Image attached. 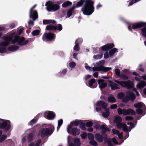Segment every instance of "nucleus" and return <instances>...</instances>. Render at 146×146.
<instances>
[{
    "label": "nucleus",
    "mask_w": 146,
    "mask_h": 146,
    "mask_svg": "<svg viewBox=\"0 0 146 146\" xmlns=\"http://www.w3.org/2000/svg\"><path fill=\"white\" fill-rule=\"evenodd\" d=\"M145 25V24L144 23H139L133 24L132 28L133 29H136L140 28Z\"/></svg>",
    "instance_id": "obj_18"
},
{
    "label": "nucleus",
    "mask_w": 146,
    "mask_h": 146,
    "mask_svg": "<svg viewBox=\"0 0 146 146\" xmlns=\"http://www.w3.org/2000/svg\"><path fill=\"white\" fill-rule=\"evenodd\" d=\"M10 121L9 120H4L0 119V128L8 130L10 128Z\"/></svg>",
    "instance_id": "obj_10"
},
{
    "label": "nucleus",
    "mask_w": 146,
    "mask_h": 146,
    "mask_svg": "<svg viewBox=\"0 0 146 146\" xmlns=\"http://www.w3.org/2000/svg\"><path fill=\"white\" fill-rule=\"evenodd\" d=\"M8 38L11 39L10 40H12L14 38V40L12 41V43H13L17 42L20 45H23L28 42L27 40H24V38H20L19 36H15V33L12 34L8 37Z\"/></svg>",
    "instance_id": "obj_3"
},
{
    "label": "nucleus",
    "mask_w": 146,
    "mask_h": 146,
    "mask_svg": "<svg viewBox=\"0 0 146 146\" xmlns=\"http://www.w3.org/2000/svg\"><path fill=\"white\" fill-rule=\"evenodd\" d=\"M45 5L47 6L46 9L48 11L52 10L54 11H57L60 8V7L58 4H54L51 1L47 2Z\"/></svg>",
    "instance_id": "obj_7"
},
{
    "label": "nucleus",
    "mask_w": 146,
    "mask_h": 146,
    "mask_svg": "<svg viewBox=\"0 0 146 146\" xmlns=\"http://www.w3.org/2000/svg\"><path fill=\"white\" fill-rule=\"evenodd\" d=\"M39 32V30H37L33 31L32 33L33 36H36L38 35Z\"/></svg>",
    "instance_id": "obj_41"
},
{
    "label": "nucleus",
    "mask_w": 146,
    "mask_h": 146,
    "mask_svg": "<svg viewBox=\"0 0 146 146\" xmlns=\"http://www.w3.org/2000/svg\"><path fill=\"white\" fill-rule=\"evenodd\" d=\"M141 78L144 80H146V74L141 76Z\"/></svg>",
    "instance_id": "obj_64"
},
{
    "label": "nucleus",
    "mask_w": 146,
    "mask_h": 146,
    "mask_svg": "<svg viewBox=\"0 0 146 146\" xmlns=\"http://www.w3.org/2000/svg\"><path fill=\"white\" fill-rule=\"evenodd\" d=\"M74 49L76 51H78L79 50V47L78 44V43H77L75 45L74 48Z\"/></svg>",
    "instance_id": "obj_44"
},
{
    "label": "nucleus",
    "mask_w": 146,
    "mask_h": 146,
    "mask_svg": "<svg viewBox=\"0 0 146 146\" xmlns=\"http://www.w3.org/2000/svg\"><path fill=\"white\" fill-rule=\"evenodd\" d=\"M103 80H98V82L101 88H103L106 87L107 84L106 83H104Z\"/></svg>",
    "instance_id": "obj_20"
},
{
    "label": "nucleus",
    "mask_w": 146,
    "mask_h": 146,
    "mask_svg": "<svg viewBox=\"0 0 146 146\" xmlns=\"http://www.w3.org/2000/svg\"><path fill=\"white\" fill-rule=\"evenodd\" d=\"M96 106L98 107L102 106L103 108H105L107 106L108 104L103 102L101 101L97 103Z\"/></svg>",
    "instance_id": "obj_21"
},
{
    "label": "nucleus",
    "mask_w": 146,
    "mask_h": 146,
    "mask_svg": "<svg viewBox=\"0 0 146 146\" xmlns=\"http://www.w3.org/2000/svg\"><path fill=\"white\" fill-rule=\"evenodd\" d=\"M36 6V5H35L30 9L29 16L30 18L32 17L34 20L37 19L38 17V14L36 11L33 10V9Z\"/></svg>",
    "instance_id": "obj_12"
},
{
    "label": "nucleus",
    "mask_w": 146,
    "mask_h": 146,
    "mask_svg": "<svg viewBox=\"0 0 146 146\" xmlns=\"http://www.w3.org/2000/svg\"><path fill=\"white\" fill-rule=\"evenodd\" d=\"M75 8V7H72L68 10V12L67 15L68 17H69L71 16L72 15V11Z\"/></svg>",
    "instance_id": "obj_36"
},
{
    "label": "nucleus",
    "mask_w": 146,
    "mask_h": 146,
    "mask_svg": "<svg viewBox=\"0 0 146 146\" xmlns=\"http://www.w3.org/2000/svg\"><path fill=\"white\" fill-rule=\"evenodd\" d=\"M105 112L102 114V115L104 117H108L110 114L109 109H105Z\"/></svg>",
    "instance_id": "obj_25"
},
{
    "label": "nucleus",
    "mask_w": 146,
    "mask_h": 146,
    "mask_svg": "<svg viewBox=\"0 0 146 146\" xmlns=\"http://www.w3.org/2000/svg\"><path fill=\"white\" fill-rule=\"evenodd\" d=\"M70 137L69 136H68V138H67V141H68V144L69 145V146H74V144L72 143H71L70 144H69V138Z\"/></svg>",
    "instance_id": "obj_60"
},
{
    "label": "nucleus",
    "mask_w": 146,
    "mask_h": 146,
    "mask_svg": "<svg viewBox=\"0 0 146 146\" xmlns=\"http://www.w3.org/2000/svg\"><path fill=\"white\" fill-rule=\"evenodd\" d=\"M75 65V63L73 62H72L69 64V66L71 68H74Z\"/></svg>",
    "instance_id": "obj_50"
},
{
    "label": "nucleus",
    "mask_w": 146,
    "mask_h": 146,
    "mask_svg": "<svg viewBox=\"0 0 146 146\" xmlns=\"http://www.w3.org/2000/svg\"><path fill=\"white\" fill-rule=\"evenodd\" d=\"M33 137V135L31 133L29 134L28 137V140L29 141H31L32 140Z\"/></svg>",
    "instance_id": "obj_49"
},
{
    "label": "nucleus",
    "mask_w": 146,
    "mask_h": 146,
    "mask_svg": "<svg viewBox=\"0 0 146 146\" xmlns=\"http://www.w3.org/2000/svg\"><path fill=\"white\" fill-rule=\"evenodd\" d=\"M89 143L92 145H97V143L96 141L93 140H90L89 141Z\"/></svg>",
    "instance_id": "obj_38"
},
{
    "label": "nucleus",
    "mask_w": 146,
    "mask_h": 146,
    "mask_svg": "<svg viewBox=\"0 0 146 146\" xmlns=\"http://www.w3.org/2000/svg\"><path fill=\"white\" fill-rule=\"evenodd\" d=\"M41 142L40 140H38L36 143V144L34 143H31L29 146H38Z\"/></svg>",
    "instance_id": "obj_31"
},
{
    "label": "nucleus",
    "mask_w": 146,
    "mask_h": 146,
    "mask_svg": "<svg viewBox=\"0 0 146 146\" xmlns=\"http://www.w3.org/2000/svg\"><path fill=\"white\" fill-rule=\"evenodd\" d=\"M55 38V35L51 33H44L42 39L43 40L46 39L47 40H52Z\"/></svg>",
    "instance_id": "obj_13"
},
{
    "label": "nucleus",
    "mask_w": 146,
    "mask_h": 146,
    "mask_svg": "<svg viewBox=\"0 0 146 146\" xmlns=\"http://www.w3.org/2000/svg\"><path fill=\"white\" fill-rule=\"evenodd\" d=\"M95 83L96 80L94 78L92 79L89 82V86L92 88H94L96 87L97 85H95Z\"/></svg>",
    "instance_id": "obj_17"
},
{
    "label": "nucleus",
    "mask_w": 146,
    "mask_h": 146,
    "mask_svg": "<svg viewBox=\"0 0 146 146\" xmlns=\"http://www.w3.org/2000/svg\"><path fill=\"white\" fill-rule=\"evenodd\" d=\"M142 110L138 108L136 110L137 113L139 114H141L142 113Z\"/></svg>",
    "instance_id": "obj_53"
},
{
    "label": "nucleus",
    "mask_w": 146,
    "mask_h": 146,
    "mask_svg": "<svg viewBox=\"0 0 146 146\" xmlns=\"http://www.w3.org/2000/svg\"><path fill=\"white\" fill-rule=\"evenodd\" d=\"M110 56V55H109L108 52H106L104 55V58H108Z\"/></svg>",
    "instance_id": "obj_61"
},
{
    "label": "nucleus",
    "mask_w": 146,
    "mask_h": 146,
    "mask_svg": "<svg viewBox=\"0 0 146 146\" xmlns=\"http://www.w3.org/2000/svg\"><path fill=\"white\" fill-rule=\"evenodd\" d=\"M72 4L71 2L68 1L64 3L62 5V7H66Z\"/></svg>",
    "instance_id": "obj_30"
},
{
    "label": "nucleus",
    "mask_w": 146,
    "mask_h": 146,
    "mask_svg": "<svg viewBox=\"0 0 146 146\" xmlns=\"http://www.w3.org/2000/svg\"><path fill=\"white\" fill-rule=\"evenodd\" d=\"M46 29L48 30L56 29V27L52 25H48L46 26Z\"/></svg>",
    "instance_id": "obj_35"
},
{
    "label": "nucleus",
    "mask_w": 146,
    "mask_h": 146,
    "mask_svg": "<svg viewBox=\"0 0 146 146\" xmlns=\"http://www.w3.org/2000/svg\"><path fill=\"white\" fill-rule=\"evenodd\" d=\"M98 72H95V73H94L93 74V76L95 78H97L98 77Z\"/></svg>",
    "instance_id": "obj_63"
},
{
    "label": "nucleus",
    "mask_w": 146,
    "mask_h": 146,
    "mask_svg": "<svg viewBox=\"0 0 146 146\" xmlns=\"http://www.w3.org/2000/svg\"><path fill=\"white\" fill-rule=\"evenodd\" d=\"M117 48H115L109 51L110 56H113L114 53L117 51Z\"/></svg>",
    "instance_id": "obj_29"
},
{
    "label": "nucleus",
    "mask_w": 146,
    "mask_h": 146,
    "mask_svg": "<svg viewBox=\"0 0 146 146\" xmlns=\"http://www.w3.org/2000/svg\"><path fill=\"white\" fill-rule=\"evenodd\" d=\"M43 23L44 24H48L51 23H55L56 22L54 20H48L43 21Z\"/></svg>",
    "instance_id": "obj_37"
},
{
    "label": "nucleus",
    "mask_w": 146,
    "mask_h": 146,
    "mask_svg": "<svg viewBox=\"0 0 146 146\" xmlns=\"http://www.w3.org/2000/svg\"><path fill=\"white\" fill-rule=\"evenodd\" d=\"M95 137L96 139L98 141L101 142L103 140V137L102 136L99 134L97 133L95 135Z\"/></svg>",
    "instance_id": "obj_23"
},
{
    "label": "nucleus",
    "mask_w": 146,
    "mask_h": 146,
    "mask_svg": "<svg viewBox=\"0 0 146 146\" xmlns=\"http://www.w3.org/2000/svg\"><path fill=\"white\" fill-rule=\"evenodd\" d=\"M114 45L113 44H108L105 45L101 47V49L104 51H106L108 50L113 48Z\"/></svg>",
    "instance_id": "obj_15"
},
{
    "label": "nucleus",
    "mask_w": 146,
    "mask_h": 146,
    "mask_svg": "<svg viewBox=\"0 0 146 146\" xmlns=\"http://www.w3.org/2000/svg\"><path fill=\"white\" fill-rule=\"evenodd\" d=\"M104 61L102 60L100 61L99 62L96 63L97 67H94L93 68L87 66V64H85V67L87 69L90 71L92 70L93 71H103L106 72L111 69V68L109 67H105L101 65L104 63Z\"/></svg>",
    "instance_id": "obj_2"
},
{
    "label": "nucleus",
    "mask_w": 146,
    "mask_h": 146,
    "mask_svg": "<svg viewBox=\"0 0 146 146\" xmlns=\"http://www.w3.org/2000/svg\"><path fill=\"white\" fill-rule=\"evenodd\" d=\"M44 116L45 118L50 120L54 118L55 115L53 111H47L44 113Z\"/></svg>",
    "instance_id": "obj_14"
},
{
    "label": "nucleus",
    "mask_w": 146,
    "mask_h": 146,
    "mask_svg": "<svg viewBox=\"0 0 146 146\" xmlns=\"http://www.w3.org/2000/svg\"><path fill=\"white\" fill-rule=\"evenodd\" d=\"M92 125V122L91 121H89L86 123V125L87 127L91 126Z\"/></svg>",
    "instance_id": "obj_52"
},
{
    "label": "nucleus",
    "mask_w": 146,
    "mask_h": 146,
    "mask_svg": "<svg viewBox=\"0 0 146 146\" xmlns=\"http://www.w3.org/2000/svg\"><path fill=\"white\" fill-rule=\"evenodd\" d=\"M140 0H133L129 3V6H130L132 5L133 3H135Z\"/></svg>",
    "instance_id": "obj_46"
},
{
    "label": "nucleus",
    "mask_w": 146,
    "mask_h": 146,
    "mask_svg": "<svg viewBox=\"0 0 146 146\" xmlns=\"http://www.w3.org/2000/svg\"><path fill=\"white\" fill-rule=\"evenodd\" d=\"M72 126L71 125L68 126L67 128V131L68 133H70V130L72 128Z\"/></svg>",
    "instance_id": "obj_51"
},
{
    "label": "nucleus",
    "mask_w": 146,
    "mask_h": 146,
    "mask_svg": "<svg viewBox=\"0 0 146 146\" xmlns=\"http://www.w3.org/2000/svg\"><path fill=\"white\" fill-rule=\"evenodd\" d=\"M73 141L75 144L77 146H80L81 144L79 139L76 138L73 139Z\"/></svg>",
    "instance_id": "obj_27"
},
{
    "label": "nucleus",
    "mask_w": 146,
    "mask_h": 146,
    "mask_svg": "<svg viewBox=\"0 0 146 146\" xmlns=\"http://www.w3.org/2000/svg\"><path fill=\"white\" fill-rule=\"evenodd\" d=\"M115 74L117 76H120V71L118 69H115Z\"/></svg>",
    "instance_id": "obj_48"
},
{
    "label": "nucleus",
    "mask_w": 146,
    "mask_h": 146,
    "mask_svg": "<svg viewBox=\"0 0 146 146\" xmlns=\"http://www.w3.org/2000/svg\"><path fill=\"white\" fill-rule=\"evenodd\" d=\"M125 119L128 121L131 120L133 119V118L131 116H127L125 117Z\"/></svg>",
    "instance_id": "obj_55"
},
{
    "label": "nucleus",
    "mask_w": 146,
    "mask_h": 146,
    "mask_svg": "<svg viewBox=\"0 0 146 146\" xmlns=\"http://www.w3.org/2000/svg\"><path fill=\"white\" fill-rule=\"evenodd\" d=\"M18 48L13 46H11L8 48V50L11 51H14L16 50Z\"/></svg>",
    "instance_id": "obj_34"
},
{
    "label": "nucleus",
    "mask_w": 146,
    "mask_h": 146,
    "mask_svg": "<svg viewBox=\"0 0 146 146\" xmlns=\"http://www.w3.org/2000/svg\"><path fill=\"white\" fill-rule=\"evenodd\" d=\"M121 118L119 116H117L114 117V122L117 123V127L119 129L123 128L124 131H127L128 130L127 126L125 123H121Z\"/></svg>",
    "instance_id": "obj_4"
},
{
    "label": "nucleus",
    "mask_w": 146,
    "mask_h": 146,
    "mask_svg": "<svg viewBox=\"0 0 146 146\" xmlns=\"http://www.w3.org/2000/svg\"><path fill=\"white\" fill-rule=\"evenodd\" d=\"M117 111L119 115L123 114L126 115L129 114L135 115V111L131 109L126 110L125 109H121L119 108L117 109Z\"/></svg>",
    "instance_id": "obj_8"
},
{
    "label": "nucleus",
    "mask_w": 146,
    "mask_h": 146,
    "mask_svg": "<svg viewBox=\"0 0 146 146\" xmlns=\"http://www.w3.org/2000/svg\"><path fill=\"white\" fill-rule=\"evenodd\" d=\"M107 100L108 102L112 103L115 102L116 99L112 95H111L108 96Z\"/></svg>",
    "instance_id": "obj_22"
},
{
    "label": "nucleus",
    "mask_w": 146,
    "mask_h": 146,
    "mask_svg": "<svg viewBox=\"0 0 146 146\" xmlns=\"http://www.w3.org/2000/svg\"><path fill=\"white\" fill-rule=\"evenodd\" d=\"M72 133L75 135H78L80 133V130L77 128H74L72 129Z\"/></svg>",
    "instance_id": "obj_24"
},
{
    "label": "nucleus",
    "mask_w": 146,
    "mask_h": 146,
    "mask_svg": "<svg viewBox=\"0 0 146 146\" xmlns=\"http://www.w3.org/2000/svg\"><path fill=\"white\" fill-rule=\"evenodd\" d=\"M114 81L123 87H126L128 89L133 88L134 86L133 82L131 81H128L126 82H120L116 80H114Z\"/></svg>",
    "instance_id": "obj_9"
},
{
    "label": "nucleus",
    "mask_w": 146,
    "mask_h": 146,
    "mask_svg": "<svg viewBox=\"0 0 146 146\" xmlns=\"http://www.w3.org/2000/svg\"><path fill=\"white\" fill-rule=\"evenodd\" d=\"M146 85V82L144 81H141L139 83L136 85L138 89L142 88Z\"/></svg>",
    "instance_id": "obj_19"
},
{
    "label": "nucleus",
    "mask_w": 146,
    "mask_h": 146,
    "mask_svg": "<svg viewBox=\"0 0 146 146\" xmlns=\"http://www.w3.org/2000/svg\"><path fill=\"white\" fill-rule=\"evenodd\" d=\"M62 29V27L61 25L59 24L57 26V27H56V29L59 30V31H61Z\"/></svg>",
    "instance_id": "obj_47"
},
{
    "label": "nucleus",
    "mask_w": 146,
    "mask_h": 146,
    "mask_svg": "<svg viewBox=\"0 0 146 146\" xmlns=\"http://www.w3.org/2000/svg\"><path fill=\"white\" fill-rule=\"evenodd\" d=\"M134 106L135 108H139L144 106H145L143 103L140 102L135 104Z\"/></svg>",
    "instance_id": "obj_28"
},
{
    "label": "nucleus",
    "mask_w": 146,
    "mask_h": 146,
    "mask_svg": "<svg viewBox=\"0 0 146 146\" xmlns=\"http://www.w3.org/2000/svg\"><path fill=\"white\" fill-rule=\"evenodd\" d=\"M91 77V76L90 75H87L85 76V79L86 80L90 78Z\"/></svg>",
    "instance_id": "obj_59"
},
{
    "label": "nucleus",
    "mask_w": 146,
    "mask_h": 146,
    "mask_svg": "<svg viewBox=\"0 0 146 146\" xmlns=\"http://www.w3.org/2000/svg\"><path fill=\"white\" fill-rule=\"evenodd\" d=\"M123 135V133H118V134H117V135L118 136V137L119 139H121L123 138V136L122 135Z\"/></svg>",
    "instance_id": "obj_56"
},
{
    "label": "nucleus",
    "mask_w": 146,
    "mask_h": 146,
    "mask_svg": "<svg viewBox=\"0 0 146 146\" xmlns=\"http://www.w3.org/2000/svg\"><path fill=\"white\" fill-rule=\"evenodd\" d=\"M127 95L126 98L127 99L123 100V101L124 102H127L129 100L133 101L135 98V95L131 91H129L127 92Z\"/></svg>",
    "instance_id": "obj_11"
},
{
    "label": "nucleus",
    "mask_w": 146,
    "mask_h": 146,
    "mask_svg": "<svg viewBox=\"0 0 146 146\" xmlns=\"http://www.w3.org/2000/svg\"><path fill=\"white\" fill-rule=\"evenodd\" d=\"M127 124L128 125H129V128H128V127H127L128 131H125L127 132H130L131 131V129L134 127V125L132 123H127Z\"/></svg>",
    "instance_id": "obj_32"
},
{
    "label": "nucleus",
    "mask_w": 146,
    "mask_h": 146,
    "mask_svg": "<svg viewBox=\"0 0 146 146\" xmlns=\"http://www.w3.org/2000/svg\"><path fill=\"white\" fill-rule=\"evenodd\" d=\"M103 54H101L100 55H94L93 57L94 58L96 59H100L101 58Z\"/></svg>",
    "instance_id": "obj_42"
},
{
    "label": "nucleus",
    "mask_w": 146,
    "mask_h": 146,
    "mask_svg": "<svg viewBox=\"0 0 146 146\" xmlns=\"http://www.w3.org/2000/svg\"><path fill=\"white\" fill-rule=\"evenodd\" d=\"M117 107V106L116 104H113L111 105L110 108L111 109H114L116 108Z\"/></svg>",
    "instance_id": "obj_58"
},
{
    "label": "nucleus",
    "mask_w": 146,
    "mask_h": 146,
    "mask_svg": "<svg viewBox=\"0 0 146 146\" xmlns=\"http://www.w3.org/2000/svg\"><path fill=\"white\" fill-rule=\"evenodd\" d=\"M108 143L109 146H113V145L112 144L110 139H108Z\"/></svg>",
    "instance_id": "obj_62"
},
{
    "label": "nucleus",
    "mask_w": 146,
    "mask_h": 146,
    "mask_svg": "<svg viewBox=\"0 0 146 146\" xmlns=\"http://www.w3.org/2000/svg\"><path fill=\"white\" fill-rule=\"evenodd\" d=\"M5 41L0 43V53L6 52L7 49L6 46L9 44V41L11 39L9 38L8 37H5L4 38Z\"/></svg>",
    "instance_id": "obj_6"
},
{
    "label": "nucleus",
    "mask_w": 146,
    "mask_h": 146,
    "mask_svg": "<svg viewBox=\"0 0 146 146\" xmlns=\"http://www.w3.org/2000/svg\"><path fill=\"white\" fill-rule=\"evenodd\" d=\"M63 123V120L62 119H60L58 120V126L57 127V130L59 129L60 127L62 125Z\"/></svg>",
    "instance_id": "obj_39"
},
{
    "label": "nucleus",
    "mask_w": 146,
    "mask_h": 146,
    "mask_svg": "<svg viewBox=\"0 0 146 146\" xmlns=\"http://www.w3.org/2000/svg\"><path fill=\"white\" fill-rule=\"evenodd\" d=\"M36 120L35 119H33L29 123L30 125H32L35 123H36Z\"/></svg>",
    "instance_id": "obj_57"
},
{
    "label": "nucleus",
    "mask_w": 146,
    "mask_h": 146,
    "mask_svg": "<svg viewBox=\"0 0 146 146\" xmlns=\"http://www.w3.org/2000/svg\"><path fill=\"white\" fill-rule=\"evenodd\" d=\"M112 132L113 134L117 135L119 132L118 130L114 129L112 130Z\"/></svg>",
    "instance_id": "obj_54"
},
{
    "label": "nucleus",
    "mask_w": 146,
    "mask_h": 146,
    "mask_svg": "<svg viewBox=\"0 0 146 146\" xmlns=\"http://www.w3.org/2000/svg\"><path fill=\"white\" fill-rule=\"evenodd\" d=\"M88 137L90 141L93 140L94 139V135L91 133H89L88 134Z\"/></svg>",
    "instance_id": "obj_40"
},
{
    "label": "nucleus",
    "mask_w": 146,
    "mask_h": 146,
    "mask_svg": "<svg viewBox=\"0 0 146 146\" xmlns=\"http://www.w3.org/2000/svg\"><path fill=\"white\" fill-rule=\"evenodd\" d=\"M47 128L42 129L39 131V135L42 137H44L48 135L51 134L54 129L53 126L51 125H48Z\"/></svg>",
    "instance_id": "obj_5"
},
{
    "label": "nucleus",
    "mask_w": 146,
    "mask_h": 146,
    "mask_svg": "<svg viewBox=\"0 0 146 146\" xmlns=\"http://www.w3.org/2000/svg\"><path fill=\"white\" fill-rule=\"evenodd\" d=\"M80 135L82 139H85L86 138L87 135L86 133L84 132L83 133L81 134Z\"/></svg>",
    "instance_id": "obj_45"
},
{
    "label": "nucleus",
    "mask_w": 146,
    "mask_h": 146,
    "mask_svg": "<svg viewBox=\"0 0 146 146\" xmlns=\"http://www.w3.org/2000/svg\"><path fill=\"white\" fill-rule=\"evenodd\" d=\"M6 138V136L5 135H2V131H0V143L3 142Z\"/></svg>",
    "instance_id": "obj_26"
},
{
    "label": "nucleus",
    "mask_w": 146,
    "mask_h": 146,
    "mask_svg": "<svg viewBox=\"0 0 146 146\" xmlns=\"http://www.w3.org/2000/svg\"><path fill=\"white\" fill-rule=\"evenodd\" d=\"M103 132H104L106 131H108V129L107 128L105 125H102L100 128Z\"/></svg>",
    "instance_id": "obj_33"
},
{
    "label": "nucleus",
    "mask_w": 146,
    "mask_h": 146,
    "mask_svg": "<svg viewBox=\"0 0 146 146\" xmlns=\"http://www.w3.org/2000/svg\"><path fill=\"white\" fill-rule=\"evenodd\" d=\"M124 96V94L122 93H120L118 94L117 95V98L119 99H122Z\"/></svg>",
    "instance_id": "obj_43"
},
{
    "label": "nucleus",
    "mask_w": 146,
    "mask_h": 146,
    "mask_svg": "<svg viewBox=\"0 0 146 146\" xmlns=\"http://www.w3.org/2000/svg\"><path fill=\"white\" fill-rule=\"evenodd\" d=\"M85 2L82 11L83 13L86 15H90L94 11V7L93 6L94 2L92 1L88 0H80L77 3L76 6H81L83 3Z\"/></svg>",
    "instance_id": "obj_1"
},
{
    "label": "nucleus",
    "mask_w": 146,
    "mask_h": 146,
    "mask_svg": "<svg viewBox=\"0 0 146 146\" xmlns=\"http://www.w3.org/2000/svg\"><path fill=\"white\" fill-rule=\"evenodd\" d=\"M109 85L111 89L113 90H114L119 88L118 85L111 81L109 82Z\"/></svg>",
    "instance_id": "obj_16"
}]
</instances>
